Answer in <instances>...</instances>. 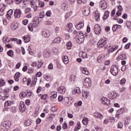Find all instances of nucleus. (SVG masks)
Segmentation results:
<instances>
[{"instance_id": "obj_1", "label": "nucleus", "mask_w": 131, "mask_h": 131, "mask_svg": "<svg viewBox=\"0 0 131 131\" xmlns=\"http://www.w3.org/2000/svg\"><path fill=\"white\" fill-rule=\"evenodd\" d=\"M38 24H39V20H38L37 18L35 17L33 19V23L29 24L28 26V28L30 31H33V28L37 27V26H38Z\"/></svg>"}, {"instance_id": "obj_2", "label": "nucleus", "mask_w": 131, "mask_h": 131, "mask_svg": "<svg viewBox=\"0 0 131 131\" xmlns=\"http://www.w3.org/2000/svg\"><path fill=\"white\" fill-rule=\"evenodd\" d=\"M13 104H14V103L11 101H6L4 104L5 108H4L3 111H6V110H7L8 111L9 109L11 108V107H13Z\"/></svg>"}, {"instance_id": "obj_3", "label": "nucleus", "mask_w": 131, "mask_h": 131, "mask_svg": "<svg viewBox=\"0 0 131 131\" xmlns=\"http://www.w3.org/2000/svg\"><path fill=\"white\" fill-rule=\"evenodd\" d=\"M111 73L114 76H116L118 74V67L117 66H112L111 68Z\"/></svg>"}, {"instance_id": "obj_4", "label": "nucleus", "mask_w": 131, "mask_h": 131, "mask_svg": "<svg viewBox=\"0 0 131 131\" xmlns=\"http://www.w3.org/2000/svg\"><path fill=\"white\" fill-rule=\"evenodd\" d=\"M106 43H107V40H106V39L101 38L97 43L98 48H103L106 46Z\"/></svg>"}, {"instance_id": "obj_5", "label": "nucleus", "mask_w": 131, "mask_h": 131, "mask_svg": "<svg viewBox=\"0 0 131 131\" xmlns=\"http://www.w3.org/2000/svg\"><path fill=\"white\" fill-rule=\"evenodd\" d=\"M19 110L22 113L23 112H25L26 110V105H25V103L23 101H20L19 105Z\"/></svg>"}, {"instance_id": "obj_6", "label": "nucleus", "mask_w": 131, "mask_h": 131, "mask_svg": "<svg viewBox=\"0 0 131 131\" xmlns=\"http://www.w3.org/2000/svg\"><path fill=\"white\" fill-rule=\"evenodd\" d=\"M83 85L86 88H90L91 84H92V80L90 78H86L83 82Z\"/></svg>"}, {"instance_id": "obj_7", "label": "nucleus", "mask_w": 131, "mask_h": 131, "mask_svg": "<svg viewBox=\"0 0 131 131\" xmlns=\"http://www.w3.org/2000/svg\"><path fill=\"white\" fill-rule=\"evenodd\" d=\"M21 15H22V11L20 9H16L14 11V17L17 19H19L20 17H21Z\"/></svg>"}, {"instance_id": "obj_8", "label": "nucleus", "mask_w": 131, "mask_h": 131, "mask_svg": "<svg viewBox=\"0 0 131 131\" xmlns=\"http://www.w3.org/2000/svg\"><path fill=\"white\" fill-rule=\"evenodd\" d=\"M10 126H11V122L10 121H5L2 123V127H5L6 129H9L10 128Z\"/></svg>"}, {"instance_id": "obj_9", "label": "nucleus", "mask_w": 131, "mask_h": 131, "mask_svg": "<svg viewBox=\"0 0 131 131\" xmlns=\"http://www.w3.org/2000/svg\"><path fill=\"white\" fill-rule=\"evenodd\" d=\"M94 31L96 34H100L101 32V27L99 25H96L94 26Z\"/></svg>"}, {"instance_id": "obj_10", "label": "nucleus", "mask_w": 131, "mask_h": 131, "mask_svg": "<svg viewBox=\"0 0 131 131\" xmlns=\"http://www.w3.org/2000/svg\"><path fill=\"white\" fill-rule=\"evenodd\" d=\"M42 35L44 36V37L48 38L50 37L51 34H50V30H43L42 32Z\"/></svg>"}, {"instance_id": "obj_11", "label": "nucleus", "mask_w": 131, "mask_h": 131, "mask_svg": "<svg viewBox=\"0 0 131 131\" xmlns=\"http://www.w3.org/2000/svg\"><path fill=\"white\" fill-rule=\"evenodd\" d=\"M101 103L104 105H110V100L107 99L106 97H103L101 99Z\"/></svg>"}, {"instance_id": "obj_12", "label": "nucleus", "mask_w": 131, "mask_h": 131, "mask_svg": "<svg viewBox=\"0 0 131 131\" xmlns=\"http://www.w3.org/2000/svg\"><path fill=\"white\" fill-rule=\"evenodd\" d=\"M94 116L97 119H103V115L101 114L100 112H96L94 114Z\"/></svg>"}, {"instance_id": "obj_13", "label": "nucleus", "mask_w": 131, "mask_h": 131, "mask_svg": "<svg viewBox=\"0 0 131 131\" xmlns=\"http://www.w3.org/2000/svg\"><path fill=\"white\" fill-rule=\"evenodd\" d=\"M66 91V89L63 86H61L58 88V91L59 92V93H60V94H63L65 93Z\"/></svg>"}, {"instance_id": "obj_14", "label": "nucleus", "mask_w": 131, "mask_h": 131, "mask_svg": "<svg viewBox=\"0 0 131 131\" xmlns=\"http://www.w3.org/2000/svg\"><path fill=\"white\" fill-rule=\"evenodd\" d=\"M83 26H84V24L82 22L78 24H77L75 26L76 28L78 29V30H80V29H82Z\"/></svg>"}, {"instance_id": "obj_15", "label": "nucleus", "mask_w": 131, "mask_h": 131, "mask_svg": "<svg viewBox=\"0 0 131 131\" xmlns=\"http://www.w3.org/2000/svg\"><path fill=\"white\" fill-rule=\"evenodd\" d=\"M81 70L83 74H85V75H90V72H89V70L86 68H81Z\"/></svg>"}, {"instance_id": "obj_16", "label": "nucleus", "mask_w": 131, "mask_h": 131, "mask_svg": "<svg viewBox=\"0 0 131 131\" xmlns=\"http://www.w3.org/2000/svg\"><path fill=\"white\" fill-rule=\"evenodd\" d=\"M51 95H52V96L50 97V99L51 101H54V99H56V98H57V92H51Z\"/></svg>"}, {"instance_id": "obj_17", "label": "nucleus", "mask_w": 131, "mask_h": 131, "mask_svg": "<svg viewBox=\"0 0 131 131\" xmlns=\"http://www.w3.org/2000/svg\"><path fill=\"white\" fill-rule=\"evenodd\" d=\"M77 42L78 43H82L84 41V36H82L80 37H78L77 39Z\"/></svg>"}, {"instance_id": "obj_18", "label": "nucleus", "mask_w": 131, "mask_h": 131, "mask_svg": "<svg viewBox=\"0 0 131 131\" xmlns=\"http://www.w3.org/2000/svg\"><path fill=\"white\" fill-rule=\"evenodd\" d=\"M82 12L84 16H89V15H90V9L85 8V9L83 10Z\"/></svg>"}, {"instance_id": "obj_19", "label": "nucleus", "mask_w": 131, "mask_h": 131, "mask_svg": "<svg viewBox=\"0 0 131 131\" xmlns=\"http://www.w3.org/2000/svg\"><path fill=\"white\" fill-rule=\"evenodd\" d=\"M73 95H75V94H78V95H80V94H81V92H80V89L79 88H76L74 90H73Z\"/></svg>"}, {"instance_id": "obj_20", "label": "nucleus", "mask_w": 131, "mask_h": 131, "mask_svg": "<svg viewBox=\"0 0 131 131\" xmlns=\"http://www.w3.org/2000/svg\"><path fill=\"white\" fill-rule=\"evenodd\" d=\"M104 57L102 56H99L97 57V62L98 63H103L104 62Z\"/></svg>"}, {"instance_id": "obj_21", "label": "nucleus", "mask_w": 131, "mask_h": 131, "mask_svg": "<svg viewBox=\"0 0 131 131\" xmlns=\"http://www.w3.org/2000/svg\"><path fill=\"white\" fill-rule=\"evenodd\" d=\"M61 40H62V39L61 38L58 37L56 38H55L53 41H52L53 43H59L61 42Z\"/></svg>"}, {"instance_id": "obj_22", "label": "nucleus", "mask_w": 131, "mask_h": 131, "mask_svg": "<svg viewBox=\"0 0 131 131\" xmlns=\"http://www.w3.org/2000/svg\"><path fill=\"white\" fill-rule=\"evenodd\" d=\"M124 111V109L123 108H120L119 110H118L117 114L116 115V117H119V115L121 114V113H123Z\"/></svg>"}, {"instance_id": "obj_23", "label": "nucleus", "mask_w": 131, "mask_h": 131, "mask_svg": "<svg viewBox=\"0 0 131 131\" xmlns=\"http://www.w3.org/2000/svg\"><path fill=\"white\" fill-rule=\"evenodd\" d=\"M109 14H110V12L109 11L106 10L104 12V15L103 16V20H106L108 17H109Z\"/></svg>"}, {"instance_id": "obj_24", "label": "nucleus", "mask_w": 131, "mask_h": 131, "mask_svg": "<svg viewBox=\"0 0 131 131\" xmlns=\"http://www.w3.org/2000/svg\"><path fill=\"white\" fill-rule=\"evenodd\" d=\"M63 62L64 64H68V62H69V59H68V56H64L62 58Z\"/></svg>"}, {"instance_id": "obj_25", "label": "nucleus", "mask_w": 131, "mask_h": 131, "mask_svg": "<svg viewBox=\"0 0 131 131\" xmlns=\"http://www.w3.org/2000/svg\"><path fill=\"white\" fill-rule=\"evenodd\" d=\"M23 38V39H24L25 42L27 43L30 41V37H29V36H24Z\"/></svg>"}, {"instance_id": "obj_26", "label": "nucleus", "mask_w": 131, "mask_h": 131, "mask_svg": "<svg viewBox=\"0 0 131 131\" xmlns=\"http://www.w3.org/2000/svg\"><path fill=\"white\" fill-rule=\"evenodd\" d=\"M36 81H37V78L36 77H34L33 80L32 81V83L31 84V86L32 88V86H34L36 83Z\"/></svg>"}, {"instance_id": "obj_27", "label": "nucleus", "mask_w": 131, "mask_h": 131, "mask_svg": "<svg viewBox=\"0 0 131 131\" xmlns=\"http://www.w3.org/2000/svg\"><path fill=\"white\" fill-rule=\"evenodd\" d=\"M45 79L46 80H47V81H49V80H53V78H52V76H49L48 75H45Z\"/></svg>"}, {"instance_id": "obj_28", "label": "nucleus", "mask_w": 131, "mask_h": 131, "mask_svg": "<svg viewBox=\"0 0 131 131\" xmlns=\"http://www.w3.org/2000/svg\"><path fill=\"white\" fill-rule=\"evenodd\" d=\"M82 96L83 97V98H84V97H89V92H85L84 91H82Z\"/></svg>"}, {"instance_id": "obj_29", "label": "nucleus", "mask_w": 131, "mask_h": 131, "mask_svg": "<svg viewBox=\"0 0 131 131\" xmlns=\"http://www.w3.org/2000/svg\"><path fill=\"white\" fill-rule=\"evenodd\" d=\"M120 60H124V59L126 58V55L125 54H121L118 57Z\"/></svg>"}, {"instance_id": "obj_30", "label": "nucleus", "mask_w": 131, "mask_h": 131, "mask_svg": "<svg viewBox=\"0 0 131 131\" xmlns=\"http://www.w3.org/2000/svg\"><path fill=\"white\" fill-rule=\"evenodd\" d=\"M72 47V43H71V42L70 41L68 42L67 43V48L68 50H70Z\"/></svg>"}, {"instance_id": "obj_31", "label": "nucleus", "mask_w": 131, "mask_h": 131, "mask_svg": "<svg viewBox=\"0 0 131 131\" xmlns=\"http://www.w3.org/2000/svg\"><path fill=\"white\" fill-rule=\"evenodd\" d=\"M4 85H6V82L4 79L0 80V86L2 88L4 86Z\"/></svg>"}, {"instance_id": "obj_32", "label": "nucleus", "mask_w": 131, "mask_h": 131, "mask_svg": "<svg viewBox=\"0 0 131 131\" xmlns=\"http://www.w3.org/2000/svg\"><path fill=\"white\" fill-rule=\"evenodd\" d=\"M7 55L10 57H13L14 56V52L12 50H9L7 52Z\"/></svg>"}, {"instance_id": "obj_33", "label": "nucleus", "mask_w": 131, "mask_h": 131, "mask_svg": "<svg viewBox=\"0 0 131 131\" xmlns=\"http://www.w3.org/2000/svg\"><path fill=\"white\" fill-rule=\"evenodd\" d=\"M25 125H26L27 126H29V125H30V124H31V121L29 120H27L25 122Z\"/></svg>"}, {"instance_id": "obj_34", "label": "nucleus", "mask_w": 131, "mask_h": 131, "mask_svg": "<svg viewBox=\"0 0 131 131\" xmlns=\"http://www.w3.org/2000/svg\"><path fill=\"white\" fill-rule=\"evenodd\" d=\"M88 118H84L82 120V123L83 124H84V125H86V124H88Z\"/></svg>"}, {"instance_id": "obj_35", "label": "nucleus", "mask_w": 131, "mask_h": 131, "mask_svg": "<svg viewBox=\"0 0 131 131\" xmlns=\"http://www.w3.org/2000/svg\"><path fill=\"white\" fill-rule=\"evenodd\" d=\"M77 35L78 37H81L82 36H84V35H83V33H82V32L81 31H78Z\"/></svg>"}, {"instance_id": "obj_36", "label": "nucleus", "mask_w": 131, "mask_h": 131, "mask_svg": "<svg viewBox=\"0 0 131 131\" xmlns=\"http://www.w3.org/2000/svg\"><path fill=\"white\" fill-rule=\"evenodd\" d=\"M117 28H118V25H115L113 26L112 29L113 31L115 32L117 30Z\"/></svg>"}, {"instance_id": "obj_37", "label": "nucleus", "mask_w": 131, "mask_h": 131, "mask_svg": "<svg viewBox=\"0 0 131 131\" xmlns=\"http://www.w3.org/2000/svg\"><path fill=\"white\" fill-rule=\"evenodd\" d=\"M75 76L72 75L70 76V81H71V82L75 81Z\"/></svg>"}, {"instance_id": "obj_38", "label": "nucleus", "mask_w": 131, "mask_h": 131, "mask_svg": "<svg viewBox=\"0 0 131 131\" xmlns=\"http://www.w3.org/2000/svg\"><path fill=\"white\" fill-rule=\"evenodd\" d=\"M31 12V9L30 8H27L25 10V14H28V13H30Z\"/></svg>"}, {"instance_id": "obj_39", "label": "nucleus", "mask_w": 131, "mask_h": 131, "mask_svg": "<svg viewBox=\"0 0 131 131\" xmlns=\"http://www.w3.org/2000/svg\"><path fill=\"white\" fill-rule=\"evenodd\" d=\"M116 50H117V47L114 48H110L109 50H108V52H109L110 53H113V52H114V51H115Z\"/></svg>"}, {"instance_id": "obj_40", "label": "nucleus", "mask_w": 131, "mask_h": 131, "mask_svg": "<svg viewBox=\"0 0 131 131\" xmlns=\"http://www.w3.org/2000/svg\"><path fill=\"white\" fill-rule=\"evenodd\" d=\"M95 19L96 21H100V15L99 14L95 13Z\"/></svg>"}, {"instance_id": "obj_41", "label": "nucleus", "mask_w": 131, "mask_h": 131, "mask_svg": "<svg viewBox=\"0 0 131 131\" xmlns=\"http://www.w3.org/2000/svg\"><path fill=\"white\" fill-rule=\"evenodd\" d=\"M39 17L41 19H42V18H45V12H40Z\"/></svg>"}, {"instance_id": "obj_42", "label": "nucleus", "mask_w": 131, "mask_h": 131, "mask_svg": "<svg viewBox=\"0 0 131 131\" xmlns=\"http://www.w3.org/2000/svg\"><path fill=\"white\" fill-rule=\"evenodd\" d=\"M11 110L12 113H16V111H17V109H16V107L15 106H11Z\"/></svg>"}, {"instance_id": "obj_43", "label": "nucleus", "mask_w": 131, "mask_h": 131, "mask_svg": "<svg viewBox=\"0 0 131 131\" xmlns=\"http://www.w3.org/2000/svg\"><path fill=\"white\" fill-rule=\"evenodd\" d=\"M19 97H21V98H25L26 97V94L25 93L21 92L19 94Z\"/></svg>"}, {"instance_id": "obj_44", "label": "nucleus", "mask_w": 131, "mask_h": 131, "mask_svg": "<svg viewBox=\"0 0 131 131\" xmlns=\"http://www.w3.org/2000/svg\"><path fill=\"white\" fill-rule=\"evenodd\" d=\"M46 16H47V17H51V16H52V12L50 10L46 12Z\"/></svg>"}, {"instance_id": "obj_45", "label": "nucleus", "mask_w": 131, "mask_h": 131, "mask_svg": "<svg viewBox=\"0 0 131 131\" xmlns=\"http://www.w3.org/2000/svg\"><path fill=\"white\" fill-rule=\"evenodd\" d=\"M4 12H5V10L3 8H1L0 9V16H4Z\"/></svg>"}, {"instance_id": "obj_46", "label": "nucleus", "mask_w": 131, "mask_h": 131, "mask_svg": "<svg viewBox=\"0 0 131 131\" xmlns=\"http://www.w3.org/2000/svg\"><path fill=\"white\" fill-rule=\"evenodd\" d=\"M108 119L110 122H114V121H115V118L113 117L108 118Z\"/></svg>"}, {"instance_id": "obj_47", "label": "nucleus", "mask_w": 131, "mask_h": 131, "mask_svg": "<svg viewBox=\"0 0 131 131\" xmlns=\"http://www.w3.org/2000/svg\"><path fill=\"white\" fill-rule=\"evenodd\" d=\"M40 76H41V72H39L36 73V76H34V77H36V78H37V77H40Z\"/></svg>"}, {"instance_id": "obj_48", "label": "nucleus", "mask_w": 131, "mask_h": 131, "mask_svg": "<svg viewBox=\"0 0 131 131\" xmlns=\"http://www.w3.org/2000/svg\"><path fill=\"white\" fill-rule=\"evenodd\" d=\"M117 98V93H115L113 94V97H112V100H115Z\"/></svg>"}, {"instance_id": "obj_49", "label": "nucleus", "mask_w": 131, "mask_h": 131, "mask_svg": "<svg viewBox=\"0 0 131 131\" xmlns=\"http://www.w3.org/2000/svg\"><path fill=\"white\" fill-rule=\"evenodd\" d=\"M62 127L63 129H67V123H64L62 124Z\"/></svg>"}, {"instance_id": "obj_50", "label": "nucleus", "mask_w": 131, "mask_h": 131, "mask_svg": "<svg viewBox=\"0 0 131 131\" xmlns=\"http://www.w3.org/2000/svg\"><path fill=\"white\" fill-rule=\"evenodd\" d=\"M39 7H40V8H43V7H45V3L43 2L39 3Z\"/></svg>"}, {"instance_id": "obj_51", "label": "nucleus", "mask_w": 131, "mask_h": 131, "mask_svg": "<svg viewBox=\"0 0 131 131\" xmlns=\"http://www.w3.org/2000/svg\"><path fill=\"white\" fill-rule=\"evenodd\" d=\"M72 104V102H71V101H70V99L67 102H66V106H70Z\"/></svg>"}, {"instance_id": "obj_52", "label": "nucleus", "mask_w": 131, "mask_h": 131, "mask_svg": "<svg viewBox=\"0 0 131 131\" xmlns=\"http://www.w3.org/2000/svg\"><path fill=\"white\" fill-rule=\"evenodd\" d=\"M126 80L124 78H123L120 81V84H124L125 83Z\"/></svg>"}, {"instance_id": "obj_53", "label": "nucleus", "mask_w": 131, "mask_h": 131, "mask_svg": "<svg viewBox=\"0 0 131 131\" xmlns=\"http://www.w3.org/2000/svg\"><path fill=\"white\" fill-rule=\"evenodd\" d=\"M7 14H8V15H10L12 16V14H13V10H12V9L9 10L7 12Z\"/></svg>"}, {"instance_id": "obj_54", "label": "nucleus", "mask_w": 131, "mask_h": 131, "mask_svg": "<svg viewBox=\"0 0 131 131\" xmlns=\"http://www.w3.org/2000/svg\"><path fill=\"white\" fill-rule=\"evenodd\" d=\"M129 46H130V43L129 42L125 46L124 49H125L126 50H127V49H129Z\"/></svg>"}, {"instance_id": "obj_55", "label": "nucleus", "mask_w": 131, "mask_h": 131, "mask_svg": "<svg viewBox=\"0 0 131 131\" xmlns=\"http://www.w3.org/2000/svg\"><path fill=\"white\" fill-rule=\"evenodd\" d=\"M123 126V125L122 124V123L119 122L118 124V128H121Z\"/></svg>"}, {"instance_id": "obj_56", "label": "nucleus", "mask_w": 131, "mask_h": 131, "mask_svg": "<svg viewBox=\"0 0 131 131\" xmlns=\"http://www.w3.org/2000/svg\"><path fill=\"white\" fill-rule=\"evenodd\" d=\"M101 8L102 9H106L107 8V5L106 4H103L101 5Z\"/></svg>"}, {"instance_id": "obj_57", "label": "nucleus", "mask_w": 131, "mask_h": 131, "mask_svg": "<svg viewBox=\"0 0 131 131\" xmlns=\"http://www.w3.org/2000/svg\"><path fill=\"white\" fill-rule=\"evenodd\" d=\"M63 98H64V97H63V96H59V97H58V101H59V102H61V101H63V99H64Z\"/></svg>"}, {"instance_id": "obj_58", "label": "nucleus", "mask_w": 131, "mask_h": 131, "mask_svg": "<svg viewBox=\"0 0 131 131\" xmlns=\"http://www.w3.org/2000/svg\"><path fill=\"white\" fill-rule=\"evenodd\" d=\"M48 68V69H51V70L53 69L54 67L53 66V64H52V63L49 64Z\"/></svg>"}, {"instance_id": "obj_59", "label": "nucleus", "mask_w": 131, "mask_h": 131, "mask_svg": "<svg viewBox=\"0 0 131 131\" xmlns=\"http://www.w3.org/2000/svg\"><path fill=\"white\" fill-rule=\"evenodd\" d=\"M51 110L52 111H53V112H56V111H57V110H58V109L55 107V106H53L52 108H51Z\"/></svg>"}, {"instance_id": "obj_60", "label": "nucleus", "mask_w": 131, "mask_h": 131, "mask_svg": "<svg viewBox=\"0 0 131 131\" xmlns=\"http://www.w3.org/2000/svg\"><path fill=\"white\" fill-rule=\"evenodd\" d=\"M115 12H116V10H115V9H113L112 11V12H111V16L112 17H113V16H114L115 15Z\"/></svg>"}, {"instance_id": "obj_61", "label": "nucleus", "mask_w": 131, "mask_h": 131, "mask_svg": "<svg viewBox=\"0 0 131 131\" xmlns=\"http://www.w3.org/2000/svg\"><path fill=\"white\" fill-rule=\"evenodd\" d=\"M116 15H117V17L121 16V11L118 10L116 13Z\"/></svg>"}, {"instance_id": "obj_62", "label": "nucleus", "mask_w": 131, "mask_h": 131, "mask_svg": "<svg viewBox=\"0 0 131 131\" xmlns=\"http://www.w3.org/2000/svg\"><path fill=\"white\" fill-rule=\"evenodd\" d=\"M34 71L33 70V69H28V73H29V74L33 73Z\"/></svg>"}, {"instance_id": "obj_63", "label": "nucleus", "mask_w": 131, "mask_h": 131, "mask_svg": "<svg viewBox=\"0 0 131 131\" xmlns=\"http://www.w3.org/2000/svg\"><path fill=\"white\" fill-rule=\"evenodd\" d=\"M23 23L24 24V25H27V24L28 23V20L25 19L23 20Z\"/></svg>"}, {"instance_id": "obj_64", "label": "nucleus", "mask_w": 131, "mask_h": 131, "mask_svg": "<svg viewBox=\"0 0 131 131\" xmlns=\"http://www.w3.org/2000/svg\"><path fill=\"white\" fill-rule=\"evenodd\" d=\"M11 15H10V14H6V18H7V20H11Z\"/></svg>"}]
</instances>
